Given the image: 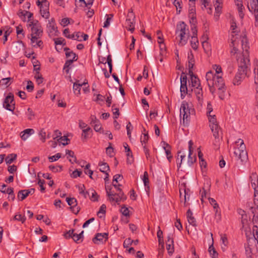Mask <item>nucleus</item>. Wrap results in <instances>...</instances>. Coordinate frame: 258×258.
Listing matches in <instances>:
<instances>
[{"label":"nucleus","mask_w":258,"mask_h":258,"mask_svg":"<svg viewBox=\"0 0 258 258\" xmlns=\"http://www.w3.org/2000/svg\"><path fill=\"white\" fill-rule=\"evenodd\" d=\"M242 52L237 53L236 55L238 64V70L233 80V84L235 86L239 85L247 75L250 66L249 59V47L247 46L246 40L245 38L241 40Z\"/></svg>","instance_id":"f257e3e1"},{"label":"nucleus","mask_w":258,"mask_h":258,"mask_svg":"<svg viewBox=\"0 0 258 258\" xmlns=\"http://www.w3.org/2000/svg\"><path fill=\"white\" fill-rule=\"evenodd\" d=\"M206 78L210 92L214 94L216 89H218L219 98L221 100H224L225 96L226 88L224 81L221 76H216L214 73L209 71L207 73Z\"/></svg>","instance_id":"f03ea898"},{"label":"nucleus","mask_w":258,"mask_h":258,"mask_svg":"<svg viewBox=\"0 0 258 258\" xmlns=\"http://www.w3.org/2000/svg\"><path fill=\"white\" fill-rule=\"evenodd\" d=\"M237 28L236 23L232 20L231 22V27L230 29L231 30V42L230 44V46L232 47L230 51L231 55H235L236 54L239 52L238 49L237 47L239 43H240L241 46H242V42L241 40H243V38H245L246 40V44L247 46L249 47L248 44V40L246 37L245 35L241 36L237 34V32L235 30Z\"/></svg>","instance_id":"7ed1b4c3"},{"label":"nucleus","mask_w":258,"mask_h":258,"mask_svg":"<svg viewBox=\"0 0 258 258\" xmlns=\"http://www.w3.org/2000/svg\"><path fill=\"white\" fill-rule=\"evenodd\" d=\"M175 34L179 37V45H184L189 38V30L187 25L183 22H180L176 26Z\"/></svg>","instance_id":"20e7f679"},{"label":"nucleus","mask_w":258,"mask_h":258,"mask_svg":"<svg viewBox=\"0 0 258 258\" xmlns=\"http://www.w3.org/2000/svg\"><path fill=\"white\" fill-rule=\"evenodd\" d=\"M113 185L116 189L117 191H118V192L116 194L114 191H112L111 188L107 186L105 187L106 194L110 202L119 204L121 201L125 200L126 198L123 191L119 188V186L120 185V184L117 185L116 184H113Z\"/></svg>","instance_id":"39448f33"},{"label":"nucleus","mask_w":258,"mask_h":258,"mask_svg":"<svg viewBox=\"0 0 258 258\" xmlns=\"http://www.w3.org/2000/svg\"><path fill=\"white\" fill-rule=\"evenodd\" d=\"M236 143L240 144V147L236 149L234 154L238 159H240L242 162L246 161L248 159L247 153L246 151V147L242 139H238Z\"/></svg>","instance_id":"423d86ee"},{"label":"nucleus","mask_w":258,"mask_h":258,"mask_svg":"<svg viewBox=\"0 0 258 258\" xmlns=\"http://www.w3.org/2000/svg\"><path fill=\"white\" fill-rule=\"evenodd\" d=\"M191 110L192 111V109L189 108L188 104L183 101L180 108V117L181 118L182 116V122L185 125H187L189 122Z\"/></svg>","instance_id":"0eeeda50"},{"label":"nucleus","mask_w":258,"mask_h":258,"mask_svg":"<svg viewBox=\"0 0 258 258\" xmlns=\"http://www.w3.org/2000/svg\"><path fill=\"white\" fill-rule=\"evenodd\" d=\"M210 127L215 139H219L222 134L221 128L218 125L215 115H209Z\"/></svg>","instance_id":"6e6552de"},{"label":"nucleus","mask_w":258,"mask_h":258,"mask_svg":"<svg viewBox=\"0 0 258 258\" xmlns=\"http://www.w3.org/2000/svg\"><path fill=\"white\" fill-rule=\"evenodd\" d=\"M29 27L31 29V36L40 37L42 35L43 30L41 24L37 20L30 22V23H29Z\"/></svg>","instance_id":"1a4fd4ad"},{"label":"nucleus","mask_w":258,"mask_h":258,"mask_svg":"<svg viewBox=\"0 0 258 258\" xmlns=\"http://www.w3.org/2000/svg\"><path fill=\"white\" fill-rule=\"evenodd\" d=\"M136 23L135 15L132 10H130L127 15L125 21V27L126 29L132 33L135 30V25Z\"/></svg>","instance_id":"9d476101"},{"label":"nucleus","mask_w":258,"mask_h":258,"mask_svg":"<svg viewBox=\"0 0 258 258\" xmlns=\"http://www.w3.org/2000/svg\"><path fill=\"white\" fill-rule=\"evenodd\" d=\"M15 105L14 95L10 93L5 99L3 102V107L7 110L13 111L15 109Z\"/></svg>","instance_id":"9b49d317"},{"label":"nucleus","mask_w":258,"mask_h":258,"mask_svg":"<svg viewBox=\"0 0 258 258\" xmlns=\"http://www.w3.org/2000/svg\"><path fill=\"white\" fill-rule=\"evenodd\" d=\"M47 32L50 36L56 35V33L58 32L57 27L54 18H52L48 21V23L47 24Z\"/></svg>","instance_id":"f8f14e48"},{"label":"nucleus","mask_w":258,"mask_h":258,"mask_svg":"<svg viewBox=\"0 0 258 258\" xmlns=\"http://www.w3.org/2000/svg\"><path fill=\"white\" fill-rule=\"evenodd\" d=\"M193 145V142L191 140H190L188 142V160H187V164L188 166H191L196 161V155H193V149L192 146Z\"/></svg>","instance_id":"ddd939ff"},{"label":"nucleus","mask_w":258,"mask_h":258,"mask_svg":"<svg viewBox=\"0 0 258 258\" xmlns=\"http://www.w3.org/2000/svg\"><path fill=\"white\" fill-rule=\"evenodd\" d=\"M44 3V6L40 8V12L42 17L45 19H48L50 14L49 12V3L47 0H42Z\"/></svg>","instance_id":"4468645a"},{"label":"nucleus","mask_w":258,"mask_h":258,"mask_svg":"<svg viewBox=\"0 0 258 258\" xmlns=\"http://www.w3.org/2000/svg\"><path fill=\"white\" fill-rule=\"evenodd\" d=\"M190 16H191V20H189L191 24V31L192 33V36H196L197 37L198 30L197 29V20L196 17H194V14L192 12L191 13Z\"/></svg>","instance_id":"2eb2a0df"},{"label":"nucleus","mask_w":258,"mask_h":258,"mask_svg":"<svg viewBox=\"0 0 258 258\" xmlns=\"http://www.w3.org/2000/svg\"><path fill=\"white\" fill-rule=\"evenodd\" d=\"M182 186V185H181V186ZM183 186V188H182V187H180V189H179L180 197L181 198L182 194V191L183 190V194H184L183 197H184V206H186V203L189 200L190 191L189 189L185 188L184 185Z\"/></svg>","instance_id":"dca6fc26"},{"label":"nucleus","mask_w":258,"mask_h":258,"mask_svg":"<svg viewBox=\"0 0 258 258\" xmlns=\"http://www.w3.org/2000/svg\"><path fill=\"white\" fill-rule=\"evenodd\" d=\"M189 75L190 77V81L192 86L196 88L200 87V81L199 79L194 74L193 72L189 71Z\"/></svg>","instance_id":"f3484780"},{"label":"nucleus","mask_w":258,"mask_h":258,"mask_svg":"<svg viewBox=\"0 0 258 258\" xmlns=\"http://www.w3.org/2000/svg\"><path fill=\"white\" fill-rule=\"evenodd\" d=\"M249 180L251 187L254 189H256L258 186V175L255 172H252L249 176Z\"/></svg>","instance_id":"a211bd4d"},{"label":"nucleus","mask_w":258,"mask_h":258,"mask_svg":"<svg viewBox=\"0 0 258 258\" xmlns=\"http://www.w3.org/2000/svg\"><path fill=\"white\" fill-rule=\"evenodd\" d=\"M108 234L104 233H97L96 234L95 237L93 238V242L95 244H99V242H102L104 239H107Z\"/></svg>","instance_id":"6ab92c4d"},{"label":"nucleus","mask_w":258,"mask_h":258,"mask_svg":"<svg viewBox=\"0 0 258 258\" xmlns=\"http://www.w3.org/2000/svg\"><path fill=\"white\" fill-rule=\"evenodd\" d=\"M34 133V131L33 129L27 128L24 130L20 133V136L23 140L25 141L30 136Z\"/></svg>","instance_id":"aec40b11"},{"label":"nucleus","mask_w":258,"mask_h":258,"mask_svg":"<svg viewBox=\"0 0 258 258\" xmlns=\"http://www.w3.org/2000/svg\"><path fill=\"white\" fill-rule=\"evenodd\" d=\"M24 47V45L22 41H19L16 42H14L13 44V52L17 53L19 52L21 50L23 49Z\"/></svg>","instance_id":"412c9836"},{"label":"nucleus","mask_w":258,"mask_h":258,"mask_svg":"<svg viewBox=\"0 0 258 258\" xmlns=\"http://www.w3.org/2000/svg\"><path fill=\"white\" fill-rule=\"evenodd\" d=\"M186 217L187 219V221L188 223L194 226H196V220L194 217L193 216V214L190 209H188L186 212Z\"/></svg>","instance_id":"4be33fe9"},{"label":"nucleus","mask_w":258,"mask_h":258,"mask_svg":"<svg viewBox=\"0 0 258 258\" xmlns=\"http://www.w3.org/2000/svg\"><path fill=\"white\" fill-rule=\"evenodd\" d=\"M64 50L66 51V55L67 58H72L70 59L73 61L77 60L78 57L76 54L74 53L72 51H70V49L69 48H64Z\"/></svg>","instance_id":"5701e85b"},{"label":"nucleus","mask_w":258,"mask_h":258,"mask_svg":"<svg viewBox=\"0 0 258 258\" xmlns=\"http://www.w3.org/2000/svg\"><path fill=\"white\" fill-rule=\"evenodd\" d=\"M235 5L237 6L238 9L239 17L242 19L243 18L244 16V13L243 12V10L244 9V8L242 4V1L236 2L235 3Z\"/></svg>","instance_id":"b1692460"},{"label":"nucleus","mask_w":258,"mask_h":258,"mask_svg":"<svg viewBox=\"0 0 258 258\" xmlns=\"http://www.w3.org/2000/svg\"><path fill=\"white\" fill-rule=\"evenodd\" d=\"M76 187L78 188L79 194L83 195L85 198H87L89 196V190L85 191V187L84 184L77 185Z\"/></svg>","instance_id":"393cba45"},{"label":"nucleus","mask_w":258,"mask_h":258,"mask_svg":"<svg viewBox=\"0 0 258 258\" xmlns=\"http://www.w3.org/2000/svg\"><path fill=\"white\" fill-rule=\"evenodd\" d=\"M79 82V81H77L76 82L74 83L73 85L74 92L77 95L80 94V90L82 86L86 84L85 83H83L82 84L78 83Z\"/></svg>","instance_id":"a878e982"},{"label":"nucleus","mask_w":258,"mask_h":258,"mask_svg":"<svg viewBox=\"0 0 258 258\" xmlns=\"http://www.w3.org/2000/svg\"><path fill=\"white\" fill-rule=\"evenodd\" d=\"M254 199H253V203L254 207H251V209L252 210V212L253 213L255 211V210H258V190L256 189H254Z\"/></svg>","instance_id":"bb28decb"},{"label":"nucleus","mask_w":258,"mask_h":258,"mask_svg":"<svg viewBox=\"0 0 258 258\" xmlns=\"http://www.w3.org/2000/svg\"><path fill=\"white\" fill-rule=\"evenodd\" d=\"M66 155L68 156L67 158H69V157H72L73 158V159H69V161L72 164L77 162V158L75 156L74 152L73 151L70 150H66Z\"/></svg>","instance_id":"cd10ccee"},{"label":"nucleus","mask_w":258,"mask_h":258,"mask_svg":"<svg viewBox=\"0 0 258 258\" xmlns=\"http://www.w3.org/2000/svg\"><path fill=\"white\" fill-rule=\"evenodd\" d=\"M89 196H88V197H89L90 199L93 202L97 201L98 196L96 191L93 188H90L89 189Z\"/></svg>","instance_id":"c85d7f7f"},{"label":"nucleus","mask_w":258,"mask_h":258,"mask_svg":"<svg viewBox=\"0 0 258 258\" xmlns=\"http://www.w3.org/2000/svg\"><path fill=\"white\" fill-rule=\"evenodd\" d=\"M98 165L100 167L99 170L102 172L107 173L110 169L109 166L107 163L100 162Z\"/></svg>","instance_id":"c756f323"},{"label":"nucleus","mask_w":258,"mask_h":258,"mask_svg":"<svg viewBox=\"0 0 258 258\" xmlns=\"http://www.w3.org/2000/svg\"><path fill=\"white\" fill-rule=\"evenodd\" d=\"M214 6L215 8V11L217 13L220 12L223 5L222 0H213Z\"/></svg>","instance_id":"7c9ffc66"},{"label":"nucleus","mask_w":258,"mask_h":258,"mask_svg":"<svg viewBox=\"0 0 258 258\" xmlns=\"http://www.w3.org/2000/svg\"><path fill=\"white\" fill-rule=\"evenodd\" d=\"M200 194L201 196V200L202 202H204V199H206L209 195V186L207 187V189H206L205 187H203L200 190Z\"/></svg>","instance_id":"2f4dec72"},{"label":"nucleus","mask_w":258,"mask_h":258,"mask_svg":"<svg viewBox=\"0 0 258 258\" xmlns=\"http://www.w3.org/2000/svg\"><path fill=\"white\" fill-rule=\"evenodd\" d=\"M190 44H191V47L194 50H196L198 49L199 45V42L198 38L196 36H191Z\"/></svg>","instance_id":"473e14b6"},{"label":"nucleus","mask_w":258,"mask_h":258,"mask_svg":"<svg viewBox=\"0 0 258 258\" xmlns=\"http://www.w3.org/2000/svg\"><path fill=\"white\" fill-rule=\"evenodd\" d=\"M195 92L199 101L203 99V90L201 86L195 88Z\"/></svg>","instance_id":"72a5a7b5"},{"label":"nucleus","mask_w":258,"mask_h":258,"mask_svg":"<svg viewBox=\"0 0 258 258\" xmlns=\"http://www.w3.org/2000/svg\"><path fill=\"white\" fill-rule=\"evenodd\" d=\"M208 251L212 258H218V253L214 247L213 244L209 246Z\"/></svg>","instance_id":"f704fd0d"},{"label":"nucleus","mask_w":258,"mask_h":258,"mask_svg":"<svg viewBox=\"0 0 258 258\" xmlns=\"http://www.w3.org/2000/svg\"><path fill=\"white\" fill-rule=\"evenodd\" d=\"M26 189L21 190L18 193V198L20 201H23L28 196Z\"/></svg>","instance_id":"c9c22d12"},{"label":"nucleus","mask_w":258,"mask_h":258,"mask_svg":"<svg viewBox=\"0 0 258 258\" xmlns=\"http://www.w3.org/2000/svg\"><path fill=\"white\" fill-rule=\"evenodd\" d=\"M166 249L170 255L173 253L174 252L173 240L169 241V243H166Z\"/></svg>","instance_id":"e433bc0d"},{"label":"nucleus","mask_w":258,"mask_h":258,"mask_svg":"<svg viewBox=\"0 0 258 258\" xmlns=\"http://www.w3.org/2000/svg\"><path fill=\"white\" fill-rule=\"evenodd\" d=\"M17 158V155L15 154H11L8 155L5 159L7 164H10L12 163Z\"/></svg>","instance_id":"4c0bfd02"},{"label":"nucleus","mask_w":258,"mask_h":258,"mask_svg":"<svg viewBox=\"0 0 258 258\" xmlns=\"http://www.w3.org/2000/svg\"><path fill=\"white\" fill-rule=\"evenodd\" d=\"M149 137L148 133H145L143 135L141 136L140 141L142 145L143 146L146 145V144L148 143L149 140Z\"/></svg>","instance_id":"58836bf2"},{"label":"nucleus","mask_w":258,"mask_h":258,"mask_svg":"<svg viewBox=\"0 0 258 258\" xmlns=\"http://www.w3.org/2000/svg\"><path fill=\"white\" fill-rule=\"evenodd\" d=\"M57 141L59 143L63 145V146L67 145L69 144V142L70 140L68 138V137L66 136L60 137L58 139H57Z\"/></svg>","instance_id":"ea45409f"},{"label":"nucleus","mask_w":258,"mask_h":258,"mask_svg":"<svg viewBox=\"0 0 258 258\" xmlns=\"http://www.w3.org/2000/svg\"><path fill=\"white\" fill-rule=\"evenodd\" d=\"M250 240V238L247 239V243L245 245V253L248 256H251V254L252 253L251 248L249 244Z\"/></svg>","instance_id":"a19ab883"},{"label":"nucleus","mask_w":258,"mask_h":258,"mask_svg":"<svg viewBox=\"0 0 258 258\" xmlns=\"http://www.w3.org/2000/svg\"><path fill=\"white\" fill-rule=\"evenodd\" d=\"M111 145V143H109V146L106 149V153L110 157H112L114 155V149Z\"/></svg>","instance_id":"79ce46f5"},{"label":"nucleus","mask_w":258,"mask_h":258,"mask_svg":"<svg viewBox=\"0 0 258 258\" xmlns=\"http://www.w3.org/2000/svg\"><path fill=\"white\" fill-rule=\"evenodd\" d=\"M180 93H181V97L182 99H183L187 94V88L186 85H180Z\"/></svg>","instance_id":"37998d69"},{"label":"nucleus","mask_w":258,"mask_h":258,"mask_svg":"<svg viewBox=\"0 0 258 258\" xmlns=\"http://www.w3.org/2000/svg\"><path fill=\"white\" fill-rule=\"evenodd\" d=\"M73 62L74 61H73L71 59H69L66 61L63 69L65 71L66 73L68 74L69 73L70 66L72 64Z\"/></svg>","instance_id":"c03bdc74"},{"label":"nucleus","mask_w":258,"mask_h":258,"mask_svg":"<svg viewBox=\"0 0 258 258\" xmlns=\"http://www.w3.org/2000/svg\"><path fill=\"white\" fill-rule=\"evenodd\" d=\"M91 131L90 127H87L86 129L83 130V133L82 134V137L83 138L85 139H87L89 137V132Z\"/></svg>","instance_id":"a18cd8bd"},{"label":"nucleus","mask_w":258,"mask_h":258,"mask_svg":"<svg viewBox=\"0 0 258 258\" xmlns=\"http://www.w3.org/2000/svg\"><path fill=\"white\" fill-rule=\"evenodd\" d=\"M49 168L53 172H56L58 171H61L62 169V166H54V165H50L49 166Z\"/></svg>","instance_id":"49530a36"},{"label":"nucleus","mask_w":258,"mask_h":258,"mask_svg":"<svg viewBox=\"0 0 258 258\" xmlns=\"http://www.w3.org/2000/svg\"><path fill=\"white\" fill-rule=\"evenodd\" d=\"M74 231H75L74 229H71V230H70L67 231L63 234L64 237L66 239H70L71 238H73V235H74V234H75Z\"/></svg>","instance_id":"de8ad7c7"},{"label":"nucleus","mask_w":258,"mask_h":258,"mask_svg":"<svg viewBox=\"0 0 258 258\" xmlns=\"http://www.w3.org/2000/svg\"><path fill=\"white\" fill-rule=\"evenodd\" d=\"M26 114L28 116V119L30 120H32L35 116L34 112L33 111L32 109H31L30 108H28Z\"/></svg>","instance_id":"09e8293b"},{"label":"nucleus","mask_w":258,"mask_h":258,"mask_svg":"<svg viewBox=\"0 0 258 258\" xmlns=\"http://www.w3.org/2000/svg\"><path fill=\"white\" fill-rule=\"evenodd\" d=\"M66 201L68 204L69 205H70L71 207L73 205H77V200L74 198H67L66 199Z\"/></svg>","instance_id":"8fccbe9b"},{"label":"nucleus","mask_w":258,"mask_h":258,"mask_svg":"<svg viewBox=\"0 0 258 258\" xmlns=\"http://www.w3.org/2000/svg\"><path fill=\"white\" fill-rule=\"evenodd\" d=\"M143 180V182L144 183V185L145 186L148 187L149 180V177H148V174L147 171H145L144 173Z\"/></svg>","instance_id":"3c124183"},{"label":"nucleus","mask_w":258,"mask_h":258,"mask_svg":"<svg viewBox=\"0 0 258 258\" xmlns=\"http://www.w3.org/2000/svg\"><path fill=\"white\" fill-rule=\"evenodd\" d=\"M181 3V2L179 0H177L176 2H173V5L176 8L177 13H180L181 10L182 9Z\"/></svg>","instance_id":"603ef678"},{"label":"nucleus","mask_w":258,"mask_h":258,"mask_svg":"<svg viewBox=\"0 0 258 258\" xmlns=\"http://www.w3.org/2000/svg\"><path fill=\"white\" fill-rule=\"evenodd\" d=\"M26 11H22V10H20L18 13H17V15H18V16L23 21H26Z\"/></svg>","instance_id":"864d4df0"},{"label":"nucleus","mask_w":258,"mask_h":258,"mask_svg":"<svg viewBox=\"0 0 258 258\" xmlns=\"http://www.w3.org/2000/svg\"><path fill=\"white\" fill-rule=\"evenodd\" d=\"M164 145H166V146H164L163 148L166 153V156H168L171 155V151H170V146L169 144L166 143L165 142L163 143Z\"/></svg>","instance_id":"5fc2aeb1"},{"label":"nucleus","mask_w":258,"mask_h":258,"mask_svg":"<svg viewBox=\"0 0 258 258\" xmlns=\"http://www.w3.org/2000/svg\"><path fill=\"white\" fill-rule=\"evenodd\" d=\"M253 237L254 240H256L258 244V227L256 225L253 226Z\"/></svg>","instance_id":"6e6d98bb"},{"label":"nucleus","mask_w":258,"mask_h":258,"mask_svg":"<svg viewBox=\"0 0 258 258\" xmlns=\"http://www.w3.org/2000/svg\"><path fill=\"white\" fill-rule=\"evenodd\" d=\"M106 16H107V18L106 21L104 23L103 27L104 28H107L109 26L110 20H111L112 18L113 17V15L112 14H110L109 15H106Z\"/></svg>","instance_id":"4d7b16f0"},{"label":"nucleus","mask_w":258,"mask_h":258,"mask_svg":"<svg viewBox=\"0 0 258 258\" xmlns=\"http://www.w3.org/2000/svg\"><path fill=\"white\" fill-rule=\"evenodd\" d=\"M127 130V135L129 138L131 137V131L133 129V126H132L131 123L128 122L126 126Z\"/></svg>","instance_id":"13d9d810"},{"label":"nucleus","mask_w":258,"mask_h":258,"mask_svg":"<svg viewBox=\"0 0 258 258\" xmlns=\"http://www.w3.org/2000/svg\"><path fill=\"white\" fill-rule=\"evenodd\" d=\"M60 157H61V154L58 153L54 156L49 157L48 159L50 162H53V161H55L57 160Z\"/></svg>","instance_id":"bf43d9fd"},{"label":"nucleus","mask_w":258,"mask_h":258,"mask_svg":"<svg viewBox=\"0 0 258 258\" xmlns=\"http://www.w3.org/2000/svg\"><path fill=\"white\" fill-rule=\"evenodd\" d=\"M133 242V240H132L130 238H126L123 242V245L124 248H127L130 245H131Z\"/></svg>","instance_id":"052dcab7"},{"label":"nucleus","mask_w":258,"mask_h":258,"mask_svg":"<svg viewBox=\"0 0 258 258\" xmlns=\"http://www.w3.org/2000/svg\"><path fill=\"white\" fill-rule=\"evenodd\" d=\"M14 219L16 220L21 221L22 223H24L26 220V218L24 216H23L21 214H17L15 216Z\"/></svg>","instance_id":"680f3d73"},{"label":"nucleus","mask_w":258,"mask_h":258,"mask_svg":"<svg viewBox=\"0 0 258 258\" xmlns=\"http://www.w3.org/2000/svg\"><path fill=\"white\" fill-rule=\"evenodd\" d=\"M114 105H113L112 106V110L113 111V114L114 115V118L115 119H117L119 115V109L118 108H114Z\"/></svg>","instance_id":"e2e57ef3"},{"label":"nucleus","mask_w":258,"mask_h":258,"mask_svg":"<svg viewBox=\"0 0 258 258\" xmlns=\"http://www.w3.org/2000/svg\"><path fill=\"white\" fill-rule=\"evenodd\" d=\"M106 207L105 204H102L99 209V211L97 213V215L99 216L100 214L104 215L106 213Z\"/></svg>","instance_id":"0e129e2a"},{"label":"nucleus","mask_w":258,"mask_h":258,"mask_svg":"<svg viewBox=\"0 0 258 258\" xmlns=\"http://www.w3.org/2000/svg\"><path fill=\"white\" fill-rule=\"evenodd\" d=\"M40 136V140L43 142H45L46 140V133L43 129L41 130L39 134Z\"/></svg>","instance_id":"69168bd1"},{"label":"nucleus","mask_w":258,"mask_h":258,"mask_svg":"<svg viewBox=\"0 0 258 258\" xmlns=\"http://www.w3.org/2000/svg\"><path fill=\"white\" fill-rule=\"evenodd\" d=\"M28 85L26 86V89L29 92H32L34 89V85L33 83L31 81L27 82Z\"/></svg>","instance_id":"338daca9"},{"label":"nucleus","mask_w":258,"mask_h":258,"mask_svg":"<svg viewBox=\"0 0 258 258\" xmlns=\"http://www.w3.org/2000/svg\"><path fill=\"white\" fill-rule=\"evenodd\" d=\"M253 72L254 74V83L258 84V68L255 67Z\"/></svg>","instance_id":"774afa93"}]
</instances>
